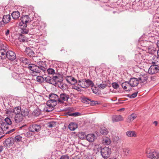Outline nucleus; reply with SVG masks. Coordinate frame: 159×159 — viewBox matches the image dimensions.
Masks as SVG:
<instances>
[{
  "mask_svg": "<svg viewBox=\"0 0 159 159\" xmlns=\"http://www.w3.org/2000/svg\"><path fill=\"white\" fill-rule=\"evenodd\" d=\"M19 60L20 62L25 64H27V67L29 69L32 71L33 74L39 73L42 72H45L46 70L44 66L45 65V62L43 61H39V66H37L34 64H30L29 60L27 58L23 57H20Z\"/></svg>",
  "mask_w": 159,
  "mask_h": 159,
  "instance_id": "f257e3e1",
  "label": "nucleus"
},
{
  "mask_svg": "<svg viewBox=\"0 0 159 159\" xmlns=\"http://www.w3.org/2000/svg\"><path fill=\"white\" fill-rule=\"evenodd\" d=\"M3 120V121H2L1 125V127H0V135L2 134H8L12 132L15 130V129H13L10 130L5 132V131L8 129L9 126L11 125L12 124V122L11 120ZM4 136V135H3L0 136V139Z\"/></svg>",
  "mask_w": 159,
  "mask_h": 159,
  "instance_id": "f03ea898",
  "label": "nucleus"
},
{
  "mask_svg": "<svg viewBox=\"0 0 159 159\" xmlns=\"http://www.w3.org/2000/svg\"><path fill=\"white\" fill-rule=\"evenodd\" d=\"M49 100L47 102L46 104L52 106H55L59 102H61L60 100L59 99L58 96L54 93H52L49 95Z\"/></svg>",
  "mask_w": 159,
  "mask_h": 159,
  "instance_id": "7ed1b4c3",
  "label": "nucleus"
},
{
  "mask_svg": "<svg viewBox=\"0 0 159 159\" xmlns=\"http://www.w3.org/2000/svg\"><path fill=\"white\" fill-rule=\"evenodd\" d=\"M78 84L82 88H88L89 86L93 87L94 84L90 80L83 79L79 80Z\"/></svg>",
  "mask_w": 159,
  "mask_h": 159,
  "instance_id": "20e7f679",
  "label": "nucleus"
},
{
  "mask_svg": "<svg viewBox=\"0 0 159 159\" xmlns=\"http://www.w3.org/2000/svg\"><path fill=\"white\" fill-rule=\"evenodd\" d=\"M100 152L103 158L104 159H107L110 155L111 150L108 147H105L101 149Z\"/></svg>",
  "mask_w": 159,
  "mask_h": 159,
  "instance_id": "39448f33",
  "label": "nucleus"
},
{
  "mask_svg": "<svg viewBox=\"0 0 159 159\" xmlns=\"http://www.w3.org/2000/svg\"><path fill=\"white\" fill-rule=\"evenodd\" d=\"M137 77L139 83H144L147 81L148 78L147 74L138 73L136 75Z\"/></svg>",
  "mask_w": 159,
  "mask_h": 159,
  "instance_id": "423d86ee",
  "label": "nucleus"
},
{
  "mask_svg": "<svg viewBox=\"0 0 159 159\" xmlns=\"http://www.w3.org/2000/svg\"><path fill=\"white\" fill-rule=\"evenodd\" d=\"M6 57L10 60L14 61L16 58V54L12 51H8L6 52Z\"/></svg>",
  "mask_w": 159,
  "mask_h": 159,
  "instance_id": "0eeeda50",
  "label": "nucleus"
},
{
  "mask_svg": "<svg viewBox=\"0 0 159 159\" xmlns=\"http://www.w3.org/2000/svg\"><path fill=\"white\" fill-rule=\"evenodd\" d=\"M5 115L7 117L4 119H10L14 117V113L12 111V109H7L5 110Z\"/></svg>",
  "mask_w": 159,
  "mask_h": 159,
  "instance_id": "6e6552de",
  "label": "nucleus"
},
{
  "mask_svg": "<svg viewBox=\"0 0 159 159\" xmlns=\"http://www.w3.org/2000/svg\"><path fill=\"white\" fill-rule=\"evenodd\" d=\"M148 157L150 158L158 159L159 158V153L155 151H151L148 153L146 152Z\"/></svg>",
  "mask_w": 159,
  "mask_h": 159,
  "instance_id": "1a4fd4ad",
  "label": "nucleus"
},
{
  "mask_svg": "<svg viewBox=\"0 0 159 159\" xmlns=\"http://www.w3.org/2000/svg\"><path fill=\"white\" fill-rule=\"evenodd\" d=\"M14 114V119H19L20 116V115L21 111V107H15L13 110H12Z\"/></svg>",
  "mask_w": 159,
  "mask_h": 159,
  "instance_id": "9d476101",
  "label": "nucleus"
},
{
  "mask_svg": "<svg viewBox=\"0 0 159 159\" xmlns=\"http://www.w3.org/2000/svg\"><path fill=\"white\" fill-rule=\"evenodd\" d=\"M14 143V139L12 137H10L5 140L4 143V144L7 148L10 147L13 145Z\"/></svg>",
  "mask_w": 159,
  "mask_h": 159,
  "instance_id": "9b49d317",
  "label": "nucleus"
},
{
  "mask_svg": "<svg viewBox=\"0 0 159 159\" xmlns=\"http://www.w3.org/2000/svg\"><path fill=\"white\" fill-rule=\"evenodd\" d=\"M69 96L65 93H61L59 97V99L60 100L61 102H59V103L62 104L64 103V101H67L69 98Z\"/></svg>",
  "mask_w": 159,
  "mask_h": 159,
  "instance_id": "f8f14e48",
  "label": "nucleus"
},
{
  "mask_svg": "<svg viewBox=\"0 0 159 159\" xmlns=\"http://www.w3.org/2000/svg\"><path fill=\"white\" fill-rule=\"evenodd\" d=\"M40 129V125L36 124L31 125L29 128V131L32 132H38Z\"/></svg>",
  "mask_w": 159,
  "mask_h": 159,
  "instance_id": "ddd939ff",
  "label": "nucleus"
},
{
  "mask_svg": "<svg viewBox=\"0 0 159 159\" xmlns=\"http://www.w3.org/2000/svg\"><path fill=\"white\" fill-rule=\"evenodd\" d=\"M20 20L24 26L27 25V23L30 21V17L27 15L23 16L21 18Z\"/></svg>",
  "mask_w": 159,
  "mask_h": 159,
  "instance_id": "4468645a",
  "label": "nucleus"
},
{
  "mask_svg": "<svg viewBox=\"0 0 159 159\" xmlns=\"http://www.w3.org/2000/svg\"><path fill=\"white\" fill-rule=\"evenodd\" d=\"M53 78L54 82L56 83V86L58 82L61 83L63 80V77L59 74L53 75Z\"/></svg>",
  "mask_w": 159,
  "mask_h": 159,
  "instance_id": "2eb2a0df",
  "label": "nucleus"
},
{
  "mask_svg": "<svg viewBox=\"0 0 159 159\" xmlns=\"http://www.w3.org/2000/svg\"><path fill=\"white\" fill-rule=\"evenodd\" d=\"M66 80L68 83L72 85H74L77 82V80L72 76H67Z\"/></svg>",
  "mask_w": 159,
  "mask_h": 159,
  "instance_id": "dca6fc26",
  "label": "nucleus"
},
{
  "mask_svg": "<svg viewBox=\"0 0 159 159\" xmlns=\"http://www.w3.org/2000/svg\"><path fill=\"white\" fill-rule=\"evenodd\" d=\"M122 88L126 91H130L131 90V86L129 82L125 81L121 84Z\"/></svg>",
  "mask_w": 159,
  "mask_h": 159,
  "instance_id": "f3484780",
  "label": "nucleus"
},
{
  "mask_svg": "<svg viewBox=\"0 0 159 159\" xmlns=\"http://www.w3.org/2000/svg\"><path fill=\"white\" fill-rule=\"evenodd\" d=\"M84 139H85L90 142H93L96 139L95 135L93 134H89L84 137Z\"/></svg>",
  "mask_w": 159,
  "mask_h": 159,
  "instance_id": "a211bd4d",
  "label": "nucleus"
},
{
  "mask_svg": "<svg viewBox=\"0 0 159 159\" xmlns=\"http://www.w3.org/2000/svg\"><path fill=\"white\" fill-rule=\"evenodd\" d=\"M129 84L131 87L137 86L139 83L138 78H131L129 81Z\"/></svg>",
  "mask_w": 159,
  "mask_h": 159,
  "instance_id": "6ab92c4d",
  "label": "nucleus"
},
{
  "mask_svg": "<svg viewBox=\"0 0 159 159\" xmlns=\"http://www.w3.org/2000/svg\"><path fill=\"white\" fill-rule=\"evenodd\" d=\"M29 111L28 109H22L21 110L20 116L19 119H22L23 118V117H25L28 115Z\"/></svg>",
  "mask_w": 159,
  "mask_h": 159,
  "instance_id": "aec40b11",
  "label": "nucleus"
},
{
  "mask_svg": "<svg viewBox=\"0 0 159 159\" xmlns=\"http://www.w3.org/2000/svg\"><path fill=\"white\" fill-rule=\"evenodd\" d=\"M7 51L6 48H2L0 49V59H4L6 58Z\"/></svg>",
  "mask_w": 159,
  "mask_h": 159,
  "instance_id": "412c9836",
  "label": "nucleus"
},
{
  "mask_svg": "<svg viewBox=\"0 0 159 159\" xmlns=\"http://www.w3.org/2000/svg\"><path fill=\"white\" fill-rule=\"evenodd\" d=\"M25 52L30 57H33L34 55V52L29 48H27L25 51Z\"/></svg>",
  "mask_w": 159,
  "mask_h": 159,
  "instance_id": "4be33fe9",
  "label": "nucleus"
},
{
  "mask_svg": "<svg viewBox=\"0 0 159 159\" xmlns=\"http://www.w3.org/2000/svg\"><path fill=\"white\" fill-rule=\"evenodd\" d=\"M126 135L130 137H137L136 133L134 131H128L126 133Z\"/></svg>",
  "mask_w": 159,
  "mask_h": 159,
  "instance_id": "5701e85b",
  "label": "nucleus"
},
{
  "mask_svg": "<svg viewBox=\"0 0 159 159\" xmlns=\"http://www.w3.org/2000/svg\"><path fill=\"white\" fill-rule=\"evenodd\" d=\"M78 127V125L75 123H71L69 124L68 126L69 129L71 131L74 130Z\"/></svg>",
  "mask_w": 159,
  "mask_h": 159,
  "instance_id": "b1692460",
  "label": "nucleus"
},
{
  "mask_svg": "<svg viewBox=\"0 0 159 159\" xmlns=\"http://www.w3.org/2000/svg\"><path fill=\"white\" fill-rule=\"evenodd\" d=\"M45 80L47 82L56 86V83L54 82L53 77L52 78L49 76H47L45 78Z\"/></svg>",
  "mask_w": 159,
  "mask_h": 159,
  "instance_id": "393cba45",
  "label": "nucleus"
},
{
  "mask_svg": "<svg viewBox=\"0 0 159 159\" xmlns=\"http://www.w3.org/2000/svg\"><path fill=\"white\" fill-rule=\"evenodd\" d=\"M10 16L8 14L3 16L2 21L4 23L6 24L10 20Z\"/></svg>",
  "mask_w": 159,
  "mask_h": 159,
  "instance_id": "a878e982",
  "label": "nucleus"
},
{
  "mask_svg": "<svg viewBox=\"0 0 159 159\" xmlns=\"http://www.w3.org/2000/svg\"><path fill=\"white\" fill-rule=\"evenodd\" d=\"M12 75L13 76L15 79L20 80L23 77V74L21 73L17 74L16 73H14Z\"/></svg>",
  "mask_w": 159,
  "mask_h": 159,
  "instance_id": "bb28decb",
  "label": "nucleus"
},
{
  "mask_svg": "<svg viewBox=\"0 0 159 159\" xmlns=\"http://www.w3.org/2000/svg\"><path fill=\"white\" fill-rule=\"evenodd\" d=\"M100 133L102 135H106L108 133V130L105 127L102 126L101 127Z\"/></svg>",
  "mask_w": 159,
  "mask_h": 159,
  "instance_id": "cd10ccee",
  "label": "nucleus"
},
{
  "mask_svg": "<svg viewBox=\"0 0 159 159\" xmlns=\"http://www.w3.org/2000/svg\"><path fill=\"white\" fill-rule=\"evenodd\" d=\"M47 107L43 109V111L47 112H49L52 111L54 109V107L55 106H50L47 104Z\"/></svg>",
  "mask_w": 159,
  "mask_h": 159,
  "instance_id": "c85d7f7f",
  "label": "nucleus"
},
{
  "mask_svg": "<svg viewBox=\"0 0 159 159\" xmlns=\"http://www.w3.org/2000/svg\"><path fill=\"white\" fill-rule=\"evenodd\" d=\"M102 143L105 145H108L110 144L111 141L108 138L105 137L103 139Z\"/></svg>",
  "mask_w": 159,
  "mask_h": 159,
  "instance_id": "c756f323",
  "label": "nucleus"
},
{
  "mask_svg": "<svg viewBox=\"0 0 159 159\" xmlns=\"http://www.w3.org/2000/svg\"><path fill=\"white\" fill-rule=\"evenodd\" d=\"M57 122L55 121H52L51 122L48 123L46 124L47 126L49 128H52L55 127L56 126Z\"/></svg>",
  "mask_w": 159,
  "mask_h": 159,
  "instance_id": "7c9ffc66",
  "label": "nucleus"
},
{
  "mask_svg": "<svg viewBox=\"0 0 159 159\" xmlns=\"http://www.w3.org/2000/svg\"><path fill=\"white\" fill-rule=\"evenodd\" d=\"M11 15L13 19H16L19 17L20 14L18 11H15L12 13Z\"/></svg>",
  "mask_w": 159,
  "mask_h": 159,
  "instance_id": "2f4dec72",
  "label": "nucleus"
},
{
  "mask_svg": "<svg viewBox=\"0 0 159 159\" xmlns=\"http://www.w3.org/2000/svg\"><path fill=\"white\" fill-rule=\"evenodd\" d=\"M58 87L63 90L66 89L67 87V85L63 83H60L58 84Z\"/></svg>",
  "mask_w": 159,
  "mask_h": 159,
  "instance_id": "473e14b6",
  "label": "nucleus"
},
{
  "mask_svg": "<svg viewBox=\"0 0 159 159\" xmlns=\"http://www.w3.org/2000/svg\"><path fill=\"white\" fill-rule=\"evenodd\" d=\"M14 139V142H15L16 143L22 142V137L20 135H17L15 137Z\"/></svg>",
  "mask_w": 159,
  "mask_h": 159,
  "instance_id": "72a5a7b5",
  "label": "nucleus"
},
{
  "mask_svg": "<svg viewBox=\"0 0 159 159\" xmlns=\"http://www.w3.org/2000/svg\"><path fill=\"white\" fill-rule=\"evenodd\" d=\"M26 38L25 36L21 34H19L18 40L20 42H25Z\"/></svg>",
  "mask_w": 159,
  "mask_h": 159,
  "instance_id": "f704fd0d",
  "label": "nucleus"
},
{
  "mask_svg": "<svg viewBox=\"0 0 159 159\" xmlns=\"http://www.w3.org/2000/svg\"><path fill=\"white\" fill-rule=\"evenodd\" d=\"M41 113V110L39 109H37L35 110L33 112V115L35 116H39Z\"/></svg>",
  "mask_w": 159,
  "mask_h": 159,
  "instance_id": "c9c22d12",
  "label": "nucleus"
},
{
  "mask_svg": "<svg viewBox=\"0 0 159 159\" xmlns=\"http://www.w3.org/2000/svg\"><path fill=\"white\" fill-rule=\"evenodd\" d=\"M123 152L125 155L126 156H128L131 153L130 150L127 148H125L123 149Z\"/></svg>",
  "mask_w": 159,
  "mask_h": 159,
  "instance_id": "e433bc0d",
  "label": "nucleus"
},
{
  "mask_svg": "<svg viewBox=\"0 0 159 159\" xmlns=\"http://www.w3.org/2000/svg\"><path fill=\"white\" fill-rule=\"evenodd\" d=\"M118 59L121 62H125L126 61V59L125 57L122 55H119Z\"/></svg>",
  "mask_w": 159,
  "mask_h": 159,
  "instance_id": "4c0bfd02",
  "label": "nucleus"
},
{
  "mask_svg": "<svg viewBox=\"0 0 159 159\" xmlns=\"http://www.w3.org/2000/svg\"><path fill=\"white\" fill-rule=\"evenodd\" d=\"M36 80L39 82L42 83L44 81V79L42 76H38L36 77Z\"/></svg>",
  "mask_w": 159,
  "mask_h": 159,
  "instance_id": "58836bf2",
  "label": "nucleus"
},
{
  "mask_svg": "<svg viewBox=\"0 0 159 159\" xmlns=\"http://www.w3.org/2000/svg\"><path fill=\"white\" fill-rule=\"evenodd\" d=\"M49 74L53 75H55L56 74H55V70L52 68H49L47 70Z\"/></svg>",
  "mask_w": 159,
  "mask_h": 159,
  "instance_id": "ea45409f",
  "label": "nucleus"
},
{
  "mask_svg": "<svg viewBox=\"0 0 159 159\" xmlns=\"http://www.w3.org/2000/svg\"><path fill=\"white\" fill-rule=\"evenodd\" d=\"M27 25L24 26L23 28H21V33L23 34H27L28 32V30L27 28Z\"/></svg>",
  "mask_w": 159,
  "mask_h": 159,
  "instance_id": "a19ab883",
  "label": "nucleus"
},
{
  "mask_svg": "<svg viewBox=\"0 0 159 159\" xmlns=\"http://www.w3.org/2000/svg\"><path fill=\"white\" fill-rule=\"evenodd\" d=\"M137 115L133 113L130 115L129 117V119H134L137 118Z\"/></svg>",
  "mask_w": 159,
  "mask_h": 159,
  "instance_id": "79ce46f5",
  "label": "nucleus"
},
{
  "mask_svg": "<svg viewBox=\"0 0 159 159\" xmlns=\"http://www.w3.org/2000/svg\"><path fill=\"white\" fill-rule=\"evenodd\" d=\"M138 92H135L131 94H129L128 96L130 98H135L137 95Z\"/></svg>",
  "mask_w": 159,
  "mask_h": 159,
  "instance_id": "37998d69",
  "label": "nucleus"
},
{
  "mask_svg": "<svg viewBox=\"0 0 159 159\" xmlns=\"http://www.w3.org/2000/svg\"><path fill=\"white\" fill-rule=\"evenodd\" d=\"M81 115V114L78 112H75L74 113H71L69 114L70 116H77Z\"/></svg>",
  "mask_w": 159,
  "mask_h": 159,
  "instance_id": "c03bdc74",
  "label": "nucleus"
},
{
  "mask_svg": "<svg viewBox=\"0 0 159 159\" xmlns=\"http://www.w3.org/2000/svg\"><path fill=\"white\" fill-rule=\"evenodd\" d=\"M107 86V84H101L98 85V87L101 89H104Z\"/></svg>",
  "mask_w": 159,
  "mask_h": 159,
  "instance_id": "a18cd8bd",
  "label": "nucleus"
},
{
  "mask_svg": "<svg viewBox=\"0 0 159 159\" xmlns=\"http://www.w3.org/2000/svg\"><path fill=\"white\" fill-rule=\"evenodd\" d=\"M148 52L151 54L153 53L156 50L155 49L152 47H150L148 48Z\"/></svg>",
  "mask_w": 159,
  "mask_h": 159,
  "instance_id": "49530a36",
  "label": "nucleus"
},
{
  "mask_svg": "<svg viewBox=\"0 0 159 159\" xmlns=\"http://www.w3.org/2000/svg\"><path fill=\"white\" fill-rule=\"evenodd\" d=\"M24 134L25 137L29 138L32 135V133H31L30 131Z\"/></svg>",
  "mask_w": 159,
  "mask_h": 159,
  "instance_id": "de8ad7c7",
  "label": "nucleus"
},
{
  "mask_svg": "<svg viewBox=\"0 0 159 159\" xmlns=\"http://www.w3.org/2000/svg\"><path fill=\"white\" fill-rule=\"evenodd\" d=\"M111 85L115 89H117L119 87V86L118 84L116 82H114L112 83Z\"/></svg>",
  "mask_w": 159,
  "mask_h": 159,
  "instance_id": "09e8293b",
  "label": "nucleus"
},
{
  "mask_svg": "<svg viewBox=\"0 0 159 159\" xmlns=\"http://www.w3.org/2000/svg\"><path fill=\"white\" fill-rule=\"evenodd\" d=\"M123 118L120 115H115L113 116V119H122Z\"/></svg>",
  "mask_w": 159,
  "mask_h": 159,
  "instance_id": "8fccbe9b",
  "label": "nucleus"
},
{
  "mask_svg": "<svg viewBox=\"0 0 159 159\" xmlns=\"http://www.w3.org/2000/svg\"><path fill=\"white\" fill-rule=\"evenodd\" d=\"M60 159H69V157L67 155H65L61 156Z\"/></svg>",
  "mask_w": 159,
  "mask_h": 159,
  "instance_id": "3c124183",
  "label": "nucleus"
},
{
  "mask_svg": "<svg viewBox=\"0 0 159 159\" xmlns=\"http://www.w3.org/2000/svg\"><path fill=\"white\" fill-rule=\"evenodd\" d=\"M22 83H26L28 84H30L31 83L30 82V80L29 79H25L24 78L23 79H22Z\"/></svg>",
  "mask_w": 159,
  "mask_h": 159,
  "instance_id": "603ef678",
  "label": "nucleus"
},
{
  "mask_svg": "<svg viewBox=\"0 0 159 159\" xmlns=\"http://www.w3.org/2000/svg\"><path fill=\"white\" fill-rule=\"evenodd\" d=\"M5 32L4 33L5 34V35L7 36L10 34V30L8 29H6L4 30Z\"/></svg>",
  "mask_w": 159,
  "mask_h": 159,
  "instance_id": "864d4df0",
  "label": "nucleus"
},
{
  "mask_svg": "<svg viewBox=\"0 0 159 159\" xmlns=\"http://www.w3.org/2000/svg\"><path fill=\"white\" fill-rule=\"evenodd\" d=\"M88 98H82V101L84 103H87L88 102Z\"/></svg>",
  "mask_w": 159,
  "mask_h": 159,
  "instance_id": "5fc2aeb1",
  "label": "nucleus"
},
{
  "mask_svg": "<svg viewBox=\"0 0 159 159\" xmlns=\"http://www.w3.org/2000/svg\"><path fill=\"white\" fill-rule=\"evenodd\" d=\"M96 104H98V102L97 101H92L91 102V105H95Z\"/></svg>",
  "mask_w": 159,
  "mask_h": 159,
  "instance_id": "6e6d98bb",
  "label": "nucleus"
},
{
  "mask_svg": "<svg viewBox=\"0 0 159 159\" xmlns=\"http://www.w3.org/2000/svg\"><path fill=\"white\" fill-rule=\"evenodd\" d=\"M6 46L1 42H0V49L2 48H5Z\"/></svg>",
  "mask_w": 159,
  "mask_h": 159,
  "instance_id": "4d7b16f0",
  "label": "nucleus"
},
{
  "mask_svg": "<svg viewBox=\"0 0 159 159\" xmlns=\"http://www.w3.org/2000/svg\"><path fill=\"white\" fill-rule=\"evenodd\" d=\"M109 159H119L118 158V156H113L109 158Z\"/></svg>",
  "mask_w": 159,
  "mask_h": 159,
  "instance_id": "13d9d810",
  "label": "nucleus"
},
{
  "mask_svg": "<svg viewBox=\"0 0 159 159\" xmlns=\"http://www.w3.org/2000/svg\"><path fill=\"white\" fill-rule=\"evenodd\" d=\"M3 148V147L2 146H0V153H1L2 151Z\"/></svg>",
  "mask_w": 159,
  "mask_h": 159,
  "instance_id": "bf43d9fd",
  "label": "nucleus"
},
{
  "mask_svg": "<svg viewBox=\"0 0 159 159\" xmlns=\"http://www.w3.org/2000/svg\"><path fill=\"white\" fill-rule=\"evenodd\" d=\"M92 90H93V92L94 93L96 94L97 93V91L96 90V89H95V90H94V89H92Z\"/></svg>",
  "mask_w": 159,
  "mask_h": 159,
  "instance_id": "052dcab7",
  "label": "nucleus"
},
{
  "mask_svg": "<svg viewBox=\"0 0 159 159\" xmlns=\"http://www.w3.org/2000/svg\"><path fill=\"white\" fill-rule=\"evenodd\" d=\"M153 124L155 125H157V121H155L153 122Z\"/></svg>",
  "mask_w": 159,
  "mask_h": 159,
  "instance_id": "680f3d73",
  "label": "nucleus"
},
{
  "mask_svg": "<svg viewBox=\"0 0 159 159\" xmlns=\"http://www.w3.org/2000/svg\"><path fill=\"white\" fill-rule=\"evenodd\" d=\"M141 57V55L140 54H136L135 55V57Z\"/></svg>",
  "mask_w": 159,
  "mask_h": 159,
  "instance_id": "e2e57ef3",
  "label": "nucleus"
},
{
  "mask_svg": "<svg viewBox=\"0 0 159 159\" xmlns=\"http://www.w3.org/2000/svg\"><path fill=\"white\" fill-rule=\"evenodd\" d=\"M112 120V122H117L119 121V120Z\"/></svg>",
  "mask_w": 159,
  "mask_h": 159,
  "instance_id": "0e129e2a",
  "label": "nucleus"
},
{
  "mask_svg": "<svg viewBox=\"0 0 159 159\" xmlns=\"http://www.w3.org/2000/svg\"><path fill=\"white\" fill-rule=\"evenodd\" d=\"M157 55L158 57H157V59L159 60V50L157 51Z\"/></svg>",
  "mask_w": 159,
  "mask_h": 159,
  "instance_id": "69168bd1",
  "label": "nucleus"
},
{
  "mask_svg": "<svg viewBox=\"0 0 159 159\" xmlns=\"http://www.w3.org/2000/svg\"><path fill=\"white\" fill-rule=\"evenodd\" d=\"M157 45L159 48V40L157 41Z\"/></svg>",
  "mask_w": 159,
  "mask_h": 159,
  "instance_id": "338daca9",
  "label": "nucleus"
},
{
  "mask_svg": "<svg viewBox=\"0 0 159 159\" xmlns=\"http://www.w3.org/2000/svg\"><path fill=\"white\" fill-rule=\"evenodd\" d=\"M134 71H135L136 72H137V71L136 70V68H134Z\"/></svg>",
  "mask_w": 159,
  "mask_h": 159,
  "instance_id": "774afa93",
  "label": "nucleus"
}]
</instances>
